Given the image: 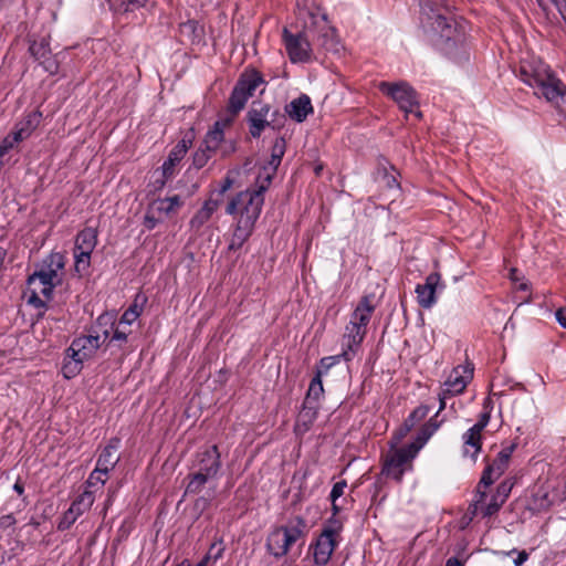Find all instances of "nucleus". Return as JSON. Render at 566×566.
<instances>
[{
  "label": "nucleus",
  "mask_w": 566,
  "mask_h": 566,
  "mask_svg": "<svg viewBox=\"0 0 566 566\" xmlns=\"http://www.w3.org/2000/svg\"><path fill=\"white\" fill-rule=\"evenodd\" d=\"M520 78L535 88V95L545 97L560 115L566 117V85L547 64L535 59L522 61Z\"/></svg>",
  "instance_id": "1"
},
{
  "label": "nucleus",
  "mask_w": 566,
  "mask_h": 566,
  "mask_svg": "<svg viewBox=\"0 0 566 566\" xmlns=\"http://www.w3.org/2000/svg\"><path fill=\"white\" fill-rule=\"evenodd\" d=\"M307 522L296 515L289 518L287 523L274 527L266 538V551L275 558L285 556L292 546L298 541L304 542L307 535Z\"/></svg>",
  "instance_id": "2"
},
{
  "label": "nucleus",
  "mask_w": 566,
  "mask_h": 566,
  "mask_svg": "<svg viewBox=\"0 0 566 566\" xmlns=\"http://www.w3.org/2000/svg\"><path fill=\"white\" fill-rule=\"evenodd\" d=\"M270 184L256 178V188L245 190L234 196L226 207V212L230 216H238L239 221H249L255 224L264 205V192Z\"/></svg>",
  "instance_id": "3"
},
{
  "label": "nucleus",
  "mask_w": 566,
  "mask_h": 566,
  "mask_svg": "<svg viewBox=\"0 0 566 566\" xmlns=\"http://www.w3.org/2000/svg\"><path fill=\"white\" fill-rule=\"evenodd\" d=\"M420 20L424 27L446 39L452 36L453 19L446 0H420Z\"/></svg>",
  "instance_id": "4"
},
{
  "label": "nucleus",
  "mask_w": 566,
  "mask_h": 566,
  "mask_svg": "<svg viewBox=\"0 0 566 566\" xmlns=\"http://www.w3.org/2000/svg\"><path fill=\"white\" fill-rule=\"evenodd\" d=\"M378 90L390 97L406 114H415L418 118L422 116L419 107V96L416 90L407 82H380Z\"/></svg>",
  "instance_id": "5"
},
{
  "label": "nucleus",
  "mask_w": 566,
  "mask_h": 566,
  "mask_svg": "<svg viewBox=\"0 0 566 566\" xmlns=\"http://www.w3.org/2000/svg\"><path fill=\"white\" fill-rule=\"evenodd\" d=\"M264 83L263 76L256 70H245L238 78L230 98L229 109L233 114L242 111L250 97L253 96L255 90Z\"/></svg>",
  "instance_id": "6"
},
{
  "label": "nucleus",
  "mask_w": 566,
  "mask_h": 566,
  "mask_svg": "<svg viewBox=\"0 0 566 566\" xmlns=\"http://www.w3.org/2000/svg\"><path fill=\"white\" fill-rule=\"evenodd\" d=\"M419 451V446L411 442L387 454L381 471L382 474L400 482L403 473L412 469V460Z\"/></svg>",
  "instance_id": "7"
},
{
  "label": "nucleus",
  "mask_w": 566,
  "mask_h": 566,
  "mask_svg": "<svg viewBox=\"0 0 566 566\" xmlns=\"http://www.w3.org/2000/svg\"><path fill=\"white\" fill-rule=\"evenodd\" d=\"M271 106L262 102H253L251 108L247 113V122L249 132L253 138H259L266 127L280 129L283 126L284 116L279 111L272 113L269 119Z\"/></svg>",
  "instance_id": "8"
},
{
  "label": "nucleus",
  "mask_w": 566,
  "mask_h": 566,
  "mask_svg": "<svg viewBox=\"0 0 566 566\" xmlns=\"http://www.w3.org/2000/svg\"><path fill=\"white\" fill-rule=\"evenodd\" d=\"M312 27L305 22L304 30L296 34L291 33L286 28L283 30V41L290 60L293 63H306L311 60Z\"/></svg>",
  "instance_id": "9"
},
{
  "label": "nucleus",
  "mask_w": 566,
  "mask_h": 566,
  "mask_svg": "<svg viewBox=\"0 0 566 566\" xmlns=\"http://www.w3.org/2000/svg\"><path fill=\"white\" fill-rule=\"evenodd\" d=\"M307 14L310 27H312V41L316 40L318 45L327 52H339L336 30L331 25L326 13L307 12Z\"/></svg>",
  "instance_id": "10"
},
{
  "label": "nucleus",
  "mask_w": 566,
  "mask_h": 566,
  "mask_svg": "<svg viewBox=\"0 0 566 566\" xmlns=\"http://www.w3.org/2000/svg\"><path fill=\"white\" fill-rule=\"evenodd\" d=\"M97 244V230L87 227L81 230L75 238L74 259L75 271L85 272L91 264V255Z\"/></svg>",
  "instance_id": "11"
},
{
  "label": "nucleus",
  "mask_w": 566,
  "mask_h": 566,
  "mask_svg": "<svg viewBox=\"0 0 566 566\" xmlns=\"http://www.w3.org/2000/svg\"><path fill=\"white\" fill-rule=\"evenodd\" d=\"M109 337V331L103 329L102 335L94 329L90 335H82L72 340L67 350V356H73L83 361L92 358L102 344Z\"/></svg>",
  "instance_id": "12"
},
{
  "label": "nucleus",
  "mask_w": 566,
  "mask_h": 566,
  "mask_svg": "<svg viewBox=\"0 0 566 566\" xmlns=\"http://www.w3.org/2000/svg\"><path fill=\"white\" fill-rule=\"evenodd\" d=\"M441 275L438 272L430 273L423 284L416 286L417 302L420 307L429 310L437 303V293L444 289Z\"/></svg>",
  "instance_id": "13"
},
{
  "label": "nucleus",
  "mask_w": 566,
  "mask_h": 566,
  "mask_svg": "<svg viewBox=\"0 0 566 566\" xmlns=\"http://www.w3.org/2000/svg\"><path fill=\"white\" fill-rule=\"evenodd\" d=\"M94 494L91 491H84L71 504L69 510L63 514L57 524L59 531L69 530L75 521L86 511L91 509L94 503Z\"/></svg>",
  "instance_id": "14"
},
{
  "label": "nucleus",
  "mask_w": 566,
  "mask_h": 566,
  "mask_svg": "<svg viewBox=\"0 0 566 566\" xmlns=\"http://www.w3.org/2000/svg\"><path fill=\"white\" fill-rule=\"evenodd\" d=\"M193 465L197 468V471L203 473L206 476L216 478L221 468L218 447L211 446L198 451Z\"/></svg>",
  "instance_id": "15"
},
{
  "label": "nucleus",
  "mask_w": 566,
  "mask_h": 566,
  "mask_svg": "<svg viewBox=\"0 0 566 566\" xmlns=\"http://www.w3.org/2000/svg\"><path fill=\"white\" fill-rule=\"evenodd\" d=\"M286 150V140L284 137H277L271 149V157L266 165H264L259 171V181L263 180L271 185L273 177L276 174L279 166L281 165L282 158Z\"/></svg>",
  "instance_id": "16"
},
{
  "label": "nucleus",
  "mask_w": 566,
  "mask_h": 566,
  "mask_svg": "<svg viewBox=\"0 0 566 566\" xmlns=\"http://www.w3.org/2000/svg\"><path fill=\"white\" fill-rule=\"evenodd\" d=\"M366 335V329L356 326L355 323L349 322L345 327V333L343 335V352L342 356L346 361L353 359L357 349L359 348L364 337Z\"/></svg>",
  "instance_id": "17"
},
{
  "label": "nucleus",
  "mask_w": 566,
  "mask_h": 566,
  "mask_svg": "<svg viewBox=\"0 0 566 566\" xmlns=\"http://www.w3.org/2000/svg\"><path fill=\"white\" fill-rule=\"evenodd\" d=\"M337 545L338 539L332 538L329 532H322L313 546L314 563L319 566L326 565L329 562Z\"/></svg>",
  "instance_id": "18"
},
{
  "label": "nucleus",
  "mask_w": 566,
  "mask_h": 566,
  "mask_svg": "<svg viewBox=\"0 0 566 566\" xmlns=\"http://www.w3.org/2000/svg\"><path fill=\"white\" fill-rule=\"evenodd\" d=\"M191 144V140H187L182 138L177 143V145L170 150L168 158L164 161L161 166L163 170V180L160 181V186L163 187L165 182L172 178L175 175V166L180 163V160L187 154V150Z\"/></svg>",
  "instance_id": "19"
},
{
  "label": "nucleus",
  "mask_w": 566,
  "mask_h": 566,
  "mask_svg": "<svg viewBox=\"0 0 566 566\" xmlns=\"http://www.w3.org/2000/svg\"><path fill=\"white\" fill-rule=\"evenodd\" d=\"M472 371L473 369L458 366L451 371L442 389H444L447 394H451V396L462 394L472 378Z\"/></svg>",
  "instance_id": "20"
},
{
  "label": "nucleus",
  "mask_w": 566,
  "mask_h": 566,
  "mask_svg": "<svg viewBox=\"0 0 566 566\" xmlns=\"http://www.w3.org/2000/svg\"><path fill=\"white\" fill-rule=\"evenodd\" d=\"M118 444H119V440L113 439L102 450V452L98 455V459L96 461L95 474L107 475V473L115 468V465L119 461V457L116 454Z\"/></svg>",
  "instance_id": "21"
},
{
  "label": "nucleus",
  "mask_w": 566,
  "mask_h": 566,
  "mask_svg": "<svg viewBox=\"0 0 566 566\" xmlns=\"http://www.w3.org/2000/svg\"><path fill=\"white\" fill-rule=\"evenodd\" d=\"M501 472L495 469L494 465L488 464L486 468L482 472V476L476 486L475 500L472 505H470V510H472V514H478L479 505L485 501L486 493L483 489L489 488L495 480L501 476Z\"/></svg>",
  "instance_id": "22"
},
{
  "label": "nucleus",
  "mask_w": 566,
  "mask_h": 566,
  "mask_svg": "<svg viewBox=\"0 0 566 566\" xmlns=\"http://www.w3.org/2000/svg\"><path fill=\"white\" fill-rule=\"evenodd\" d=\"M285 112L294 122L303 123L314 109L311 98L306 94H302L285 106Z\"/></svg>",
  "instance_id": "23"
},
{
  "label": "nucleus",
  "mask_w": 566,
  "mask_h": 566,
  "mask_svg": "<svg viewBox=\"0 0 566 566\" xmlns=\"http://www.w3.org/2000/svg\"><path fill=\"white\" fill-rule=\"evenodd\" d=\"M374 311L375 305L373 303V297L365 295L356 306L349 322L355 323L356 326L366 329Z\"/></svg>",
  "instance_id": "24"
},
{
  "label": "nucleus",
  "mask_w": 566,
  "mask_h": 566,
  "mask_svg": "<svg viewBox=\"0 0 566 566\" xmlns=\"http://www.w3.org/2000/svg\"><path fill=\"white\" fill-rule=\"evenodd\" d=\"M149 206L151 211L161 218V216L169 217L175 214L184 206V201L178 195H175L172 197L155 199Z\"/></svg>",
  "instance_id": "25"
},
{
  "label": "nucleus",
  "mask_w": 566,
  "mask_h": 566,
  "mask_svg": "<svg viewBox=\"0 0 566 566\" xmlns=\"http://www.w3.org/2000/svg\"><path fill=\"white\" fill-rule=\"evenodd\" d=\"M220 201L218 199H208L202 207L191 218L189 226L192 230L199 231L207 223L212 214L218 210Z\"/></svg>",
  "instance_id": "26"
},
{
  "label": "nucleus",
  "mask_w": 566,
  "mask_h": 566,
  "mask_svg": "<svg viewBox=\"0 0 566 566\" xmlns=\"http://www.w3.org/2000/svg\"><path fill=\"white\" fill-rule=\"evenodd\" d=\"M318 408V403H307L304 401L303 408L296 419L295 430L297 432L305 433L310 430L317 418Z\"/></svg>",
  "instance_id": "27"
},
{
  "label": "nucleus",
  "mask_w": 566,
  "mask_h": 566,
  "mask_svg": "<svg viewBox=\"0 0 566 566\" xmlns=\"http://www.w3.org/2000/svg\"><path fill=\"white\" fill-rule=\"evenodd\" d=\"M254 226L255 224L253 223H249V221L247 222L237 220V224L233 230L228 249L230 251L239 250L251 237Z\"/></svg>",
  "instance_id": "28"
},
{
  "label": "nucleus",
  "mask_w": 566,
  "mask_h": 566,
  "mask_svg": "<svg viewBox=\"0 0 566 566\" xmlns=\"http://www.w3.org/2000/svg\"><path fill=\"white\" fill-rule=\"evenodd\" d=\"M228 125L227 122L217 120L212 128L208 130L203 145L208 149V151L216 153L221 143L224 139V127Z\"/></svg>",
  "instance_id": "29"
},
{
  "label": "nucleus",
  "mask_w": 566,
  "mask_h": 566,
  "mask_svg": "<svg viewBox=\"0 0 566 566\" xmlns=\"http://www.w3.org/2000/svg\"><path fill=\"white\" fill-rule=\"evenodd\" d=\"M107 325H109V328H107L109 331V333L113 331V336L111 337L109 343H113V342L125 343L127 340V337L130 334V331H123L122 326L116 324L113 321V317L111 315H108V314L99 315L98 318L96 319L95 327H102V326H107Z\"/></svg>",
  "instance_id": "30"
},
{
  "label": "nucleus",
  "mask_w": 566,
  "mask_h": 566,
  "mask_svg": "<svg viewBox=\"0 0 566 566\" xmlns=\"http://www.w3.org/2000/svg\"><path fill=\"white\" fill-rule=\"evenodd\" d=\"M462 440L463 455L470 457L473 460V462H475L478 454L480 453L482 448V438L465 431L462 436Z\"/></svg>",
  "instance_id": "31"
},
{
  "label": "nucleus",
  "mask_w": 566,
  "mask_h": 566,
  "mask_svg": "<svg viewBox=\"0 0 566 566\" xmlns=\"http://www.w3.org/2000/svg\"><path fill=\"white\" fill-rule=\"evenodd\" d=\"M439 416V413H436L434 417L430 418L428 420V422H426L420 431L418 432L415 441H412L415 444L419 446V448L421 449L426 443L427 441L431 438V436L438 430V428L440 427L441 422L442 421H438L437 420V417Z\"/></svg>",
  "instance_id": "32"
},
{
  "label": "nucleus",
  "mask_w": 566,
  "mask_h": 566,
  "mask_svg": "<svg viewBox=\"0 0 566 566\" xmlns=\"http://www.w3.org/2000/svg\"><path fill=\"white\" fill-rule=\"evenodd\" d=\"M323 371L317 369L315 377L311 380L305 402L307 403H318L319 398L324 394L323 382H322Z\"/></svg>",
  "instance_id": "33"
},
{
  "label": "nucleus",
  "mask_w": 566,
  "mask_h": 566,
  "mask_svg": "<svg viewBox=\"0 0 566 566\" xmlns=\"http://www.w3.org/2000/svg\"><path fill=\"white\" fill-rule=\"evenodd\" d=\"M28 289L38 287V291L45 297H51L53 289L55 287L50 280H43L41 273L35 271L28 277Z\"/></svg>",
  "instance_id": "34"
},
{
  "label": "nucleus",
  "mask_w": 566,
  "mask_h": 566,
  "mask_svg": "<svg viewBox=\"0 0 566 566\" xmlns=\"http://www.w3.org/2000/svg\"><path fill=\"white\" fill-rule=\"evenodd\" d=\"M42 120V113L40 111H32L24 115V117L18 122L15 125L31 136V134L35 130V128L40 125Z\"/></svg>",
  "instance_id": "35"
},
{
  "label": "nucleus",
  "mask_w": 566,
  "mask_h": 566,
  "mask_svg": "<svg viewBox=\"0 0 566 566\" xmlns=\"http://www.w3.org/2000/svg\"><path fill=\"white\" fill-rule=\"evenodd\" d=\"M83 363L84 361L77 357L67 356V350H65V358L62 365L64 378L71 379L78 375L83 368Z\"/></svg>",
  "instance_id": "36"
},
{
  "label": "nucleus",
  "mask_w": 566,
  "mask_h": 566,
  "mask_svg": "<svg viewBox=\"0 0 566 566\" xmlns=\"http://www.w3.org/2000/svg\"><path fill=\"white\" fill-rule=\"evenodd\" d=\"M189 483L186 488V494H197L199 493L203 485L210 480V476H206L203 473L196 471L195 473L189 475Z\"/></svg>",
  "instance_id": "37"
},
{
  "label": "nucleus",
  "mask_w": 566,
  "mask_h": 566,
  "mask_svg": "<svg viewBox=\"0 0 566 566\" xmlns=\"http://www.w3.org/2000/svg\"><path fill=\"white\" fill-rule=\"evenodd\" d=\"M29 51L31 55L39 62L51 54V49L46 39L42 38L39 41H33L30 44Z\"/></svg>",
  "instance_id": "38"
},
{
  "label": "nucleus",
  "mask_w": 566,
  "mask_h": 566,
  "mask_svg": "<svg viewBox=\"0 0 566 566\" xmlns=\"http://www.w3.org/2000/svg\"><path fill=\"white\" fill-rule=\"evenodd\" d=\"M504 504V501H500L497 495L493 494L489 503L484 504V501L479 505L478 513L480 512L483 517H490L494 515L501 506Z\"/></svg>",
  "instance_id": "39"
},
{
  "label": "nucleus",
  "mask_w": 566,
  "mask_h": 566,
  "mask_svg": "<svg viewBox=\"0 0 566 566\" xmlns=\"http://www.w3.org/2000/svg\"><path fill=\"white\" fill-rule=\"evenodd\" d=\"M148 0H109V6L118 11H133L144 7Z\"/></svg>",
  "instance_id": "40"
},
{
  "label": "nucleus",
  "mask_w": 566,
  "mask_h": 566,
  "mask_svg": "<svg viewBox=\"0 0 566 566\" xmlns=\"http://www.w3.org/2000/svg\"><path fill=\"white\" fill-rule=\"evenodd\" d=\"M430 412V407L421 405L417 407L403 421L409 428H415L420 421H422Z\"/></svg>",
  "instance_id": "41"
},
{
  "label": "nucleus",
  "mask_w": 566,
  "mask_h": 566,
  "mask_svg": "<svg viewBox=\"0 0 566 566\" xmlns=\"http://www.w3.org/2000/svg\"><path fill=\"white\" fill-rule=\"evenodd\" d=\"M49 269L54 270L57 274L61 270H63L65 265V258L60 252L50 253L46 259H44L43 263Z\"/></svg>",
  "instance_id": "42"
},
{
  "label": "nucleus",
  "mask_w": 566,
  "mask_h": 566,
  "mask_svg": "<svg viewBox=\"0 0 566 566\" xmlns=\"http://www.w3.org/2000/svg\"><path fill=\"white\" fill-rule=\"evenodd\" d=\"M140 313L142 308L134 303L123 313L117 324L130 326L139 317Z\"/></svg>",
  "instance_id": "43"
},
{
  "label": "nucleus",
  "mask_w": 566,
  "mask_h": 566,
  "mask_svg": "<svg viewBox=\"0 0 566 566\" xmlns=\"http://www.w3.org/2000/svg\"><path fill=\"white\" fill-rule=\"evenodd\" d=\"M213 153L211 151H208V149L205 147V148H200L198 149L195 155H193V159H192V164L193 166L197 168V169H200L202 168L207 163L208 160L210 159L211 155Z\"/></svg>",
  "instance_id": "44"
},
{
  "label": "nucleus",
  "mask_w": 566,
  "mask_h": 566,
  "mask_svg": "<svg viewBox=\"0 0 566 566\" xmlns=\"http://www.w3.org/2000/svg\"><path fill=\"white\" fill-rule=\"evenodd\" d=\"M342 527V522L333 516L328 520L327 525L324 526L322 532H329L332 538L338 539Z\"/></svg>",
  "instance_id": "45"
},
{
  "label": "nucleus",
  "mask_w": 566,
  "mask_h": 566,
  "mask_svg": "<svg viewBox=\"0 0 566 566\" xmlns=\"http://www.w3.org/2000/svg\"><path fill=\"white\" fill-rule=\"evenodd\" d=\"M39 272L41 273V277L43 280H50L54 286L59 285L62 281V277L60 276V274H57L54 270L49 269L44 264H42Z\"/></svg>",
  "instance_id": "46"
},
{
  "label": "nucleus",
  "mask_w": 566,
  "mask_h": 566,
  "mask_svg": "<svg viewBox=\"0 0 566 566\" xmlns=\"http://www.w3.org/2000/svg\"><path fill=\"white\" fill-rule=\"evenodd\" d=\"M159 222H161V218L156 212L151 211L150 206H148L144 218V226L148 230H153Z\"/></svg>",
  "instance_id": "47"
},
{
  "label": "nucleus",
  "mask_w": 566,
  "mask_h": 566,
  "mask_svg": "<svg viewBox=\"0 0 566 566\" xmlns=\"http://www.w3.org/2000/svg\"><path fill=\"white\" fill-rule=\"evenodd\" d=\"M512 488L513 483L510 480H505L497 485L496 492L494 494L497 495L500 501L505 502L512 491Z\"/></svg>",
  "instance_id": "48"
},
{
  "label": "nucleus",
  "mask_w": 566,
  "mask_h": 566,
  "mask_svg": "<svg viewBox=\"0 0 566 566\" xmlns=\"http://www.w3.org/2000/svg\"><path fill=\"white\" fill-rule=\"evenodd\" d=\"M340 358H343L342 354L336 356L323 357L319 361V367L317 369H321L323 374H326L334 365H336L339 361Z\"/></svg>",
  "instance_id": "49"
},
{
  "label": "nucleus",
  "mask_w": 566,
  "mask_h": 566,
  "mask_svg": "<svg viewBox=\"0 0 566 566\" xmlns=\"http://www.w3.org/2000/svg\"><path fill=\"white\" fill-rule=\"evenodd\" d=\"M43 69L49 72L50 74H55L57 73V70H59V63L56 61V59L54 56H52V54H49L48 57L41 60V62H39Z\"/></svg>",
  "instance_id": "50"
},
{
  "label": "nucleus",
  "mask_w": 566,
  "mask_h": 566,
  "mask_svg": "<svg viewBox=\"0 0 566 566\" xmlns=\"http://www.w3.org/2000/svg\"><path fill=\"white\" fill-rule=\"evenodd\" d=\"M347 486V482L345 480L336 482L331 491L329 499L332 502H336L339 499Z\"/></svg>",
  "instance_id": "51"
},
{
  "label": "nucleus",
  "mask_w": 566,
  "mask_h": 566,
  "mask_svg": "<svg viewBox=\"0 0 566 566\" xmlns=\"http://www.w3.org/2000/svg\"><path fill=\"white\" fill-rule=\"evenodd\" d=\"M30 296H29V303L34 305L35 307H44L45 302L40 297L41 292L38 291V287L29 289Z\"/></svg>",
  "instance_id": "52"
},
{
  "label": "nucleus",
  "mask_w": 566,
  "mask_h": 566,
  "mask_svg": "<svg viewBox=\"0 0 566 566\" xmlns=\"http://www.w3.org/2000/svg\"><path fill=\"white\" fill-rule=\"evenodd\" d=\"M8 136L12 139L14 145L19 144L20 142H22L29 137L28 134H24V132H22V129L20 127H18L17 125L14 126V129L12 130V133L9 134Z\"/></svg>",
  "instance_id": "53"
},
{
  "label": "nucleus",
  "mask_w": 566,
  "mask_h": 566,
  "mask_svg": "<svg viewBox=\"0 0 566 566\" xmlns=\"http://www.w3.org/2000/svg\"><path fill=\"white\" fill-rule=\"evenodd\" d=\"M411 430L412 428H409V426L402 423V426L394 434L396 443H399Z\"/></svg>",
  "instance_id": "54"
},
{
  "label": "nucleus",
  "mask_w": 566,
  "mask_h": 566,
  "mask_svg": "<svg viewBox=\"0 0 566 566\" xmlns=\"http://www.w3.org/2000/svg\"><path fill=\"white\" fill-rule=\"evenodd\" d=\"M15 517L13 514L2 515L0 517V528L7 530L15 524Z\"/></svg>",
  "instance_id": "55"
},
{
  "label": "nucleus",
  "mask_w": 566,
  "mask_h": 566,
  "mask_svg": "<svg viewBox=\"0 0 566 566\" xmlns=\"http://www.w3.org/2000/svg\"><path fill=\"white\" fill-rule=\"evenodd\" d=\"M234 184V179L231 177L230 172L224 177L221 182V187L219 189V195L223 196Z\"/></svg>",
  "instance_id": "56"
},
{
  "label": "nucleus",
  "mask_w": 566,
  "mask_h": 566,
  "mask_svg": "<svg viewBox=\"0 0 566 566\" xmlns=\"http://www.w3.org/2000/svg\"><path fill=\"white\" fill-rule=\"evenodd\" d=\"M490 464L494 465L495 469L499 470L501 472V474H503L505 469L507 468L509 460H504L502 458V454L497 453V457L495 458V460Z\"/></svg>",
  "instance_id": "57"
},
{
  "label": "nucleus",
  "mask_w": 566,
  "mask_h": 566,
  "mask_svg": "<svg viewBox=\"0 0 566 566\" xmlns=\"http://www.w3.org/2000/svg\"><path fill=\"white\" fill-rule=\"evenodd\" d=\"M14 146L15 145L12 142V139L9 136H7L0 144V159Z\"/></svg>",
  "instance_id": "58"
},
{
  "label": "nucleus",
  "mask_w": 566,
  "mask_h": 566,
  "mask_svg": "<svg viewBox=\"0 0 566 566\" xmlns=\"http://www.w3.org/2000/svg\"><path fill=\"white\" fill-rule=\"evenodd\" d=\"M103 474H95V469L91 472L86 483L88 485H94L96 483H101L102 485L105 484L106 480L102 478Z\"/></svg>",
  "instance_id": "59"
},
{
  "label": "nucleus",
  "mask_w": 566,
  "mask_h": 566,
  "mask_svg": "<svg viewBox=\"0 0 566 566\" xmlns=\"http://www.w3.org/2000/svg\"><path fill=\"white\" fill-rule=\"evenodd\" d=\"M216 548H217V543H212L211 546L209 547L208 553L196 566H208L209 562L211 560L212 553Z\"/></svg>",
  "instance_id": "60"
},
{
  "label": "nucleus",
  "mask_w": 566,
  "mask_h": 566,
  "mask_svg": "<svg viewBox=\"0 0 566 566\" xmlns=\"http://www.w3.org/2000/svg\"><path fill=\"white\" fill-rule=\"evenodd\" d=\"M438 396H439V410L437 413H440L446 408L447 399L452 396H451V394H447V391L444 389H441V391L439 392Z\"/></svg>",
  "instance_id": "61"
},
{
  "label": "nucleus",
  "mask_w": 566,
  "mask_h": 566,
  "mask_svg": "<svg viewBox=\"0 0 566 566\" xmlns=\"http://www.w3.org/2000/svg\"><path fill=\"white\" fill-rule=\"evenodd\" d=\"M556 321L559 323V325L564 328H566V308L560 307L555 312Z\"/></svg>",
  "instance_id": "62"
},
{
  "label": "nucleus",
  "mask_w": 566,
  "mask_h": 566,
  "mask_svg": "<svg viewBox=\"0 0 566 566\" xmlns=\"http://www.w3.org/2000/svg\"><path fill=\"white\" fill-rule=\"evenodd\" d=\"M197 30H198V23L193 20L181 24V32L196 33Z\"/></svg>",
  "instance_id": "63"
},
{
  "label": "nucleus",
  "mask_w": 566,
  "mask_h": 566,
  "mask_svg": "<svg viewBox=\"0 0 566 566\" xmlns=\"http://www.w3.org/2000/svg\"><path fill=\"white\" fill-rule=\"evenodd\" d=\"M528 559V554L526 551H521L517 554V557L514 559L515 566H522Z\"/></svg>",
  "instance_id": "64"
}]
</instances>
